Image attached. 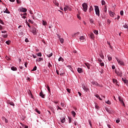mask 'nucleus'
I'll list each match as a JSON object with an SVG mask.
<instances>
[{
	"label": "nucleus",
	"instance_id": "nucleus-19",
	"mask_svg": "<svg viewBox=\"0 0 128 128\" xmlns=\"http://www.w3.org/2000/svg\"><path fill=\"white\" fill-rule=\"evenodd\" d=\"M71 114H72L73 116H74H74H76V112H74V111L72 110V111L71 112Z\"/></svg>",
	"mask_w": 128,
	"mask_h": 128
},
{
	"label": "nucleus",
	"instance_id": "nucleus-28",
	"mask_svg": "<svg viewBox=\"0 0 128 128\" xmlns=\"http://www.w3.org/2000/svg\"><path fill=\"white\" fill-rule=\"evenodd\" d=\"M58 62H64V58H62V57H60L58 58Z\"/></svg>",
	"mask_w": 128,
	"mask_h": 128
},
{
	"label": "nucleus",
	"instance_id": "nucleus-3",
	"mask_svg": "<svg viewBox=\"0 0 128 128\" xmlns=\"http://www.w3.org/2000/svg\"><path fill=\"white\" fill-rule=\"evenodd\" d=\"M82 10H84V12H86V10H88V4L84 2L82 4Z\"/></svg>",
	"mask_w": 128,
	"mask_h": 128
},
{
	"label": "nucleus",
	"instance_id": "nucleus-27",
	"mask_svg": "<svg viewBox=\"0 0 128 128\" xmlns=\"http://www.w3.org/2000/svg\"><path fill=\"white\" fill-rule=\"evenodd\" d=\"M92 10H94V8H92V6H90L89 10L90 12H92Z\"/></svg>",
	"mask_w": 128,
	"mask_h": 128
},
{
	"label": "nucleus",
	"instance_id": "nucleus-14",
	"mask_svg": "<svg viewBox=\"0 0 128 128\" xmlns=\"http://www.w3.org/2000/svg\"><path fill=\"white\" fill-rule=\"evenodd\" d=\"M85 65L86 66H87L88 70H90V64L88 63H85Z\"/></svg>",
	"mask_w": 128,
	"mask_h": 128
},
{
	"label": "nucleus",
	"instance_id": "nucleus-9",
	"mask_svg": "<svg viewBox=\"0 0 128 128\" xmlns=\"http://www.w3.org/2000/svg\"><path fill=\"white\" fill-rule=\"evenodd\" d=\"M20 10L22 12H26L28 10H26V8H20Z\"/></svg>",
	"mask_w": 128,
	"mask_h": 128
},
{
	"label": "nucleus",
	"instance_id": "nucleus-53",
	"mask_svg": "<svg viewBox=\"0 0 128 128\" xmlns=\"http://www.w3.org/2000/svg\"><path fill=\"white\" fill-rule=\"evenodd\" d=\"M28 22H30V24H34V22L30 20H29Z\"/></svg>",
	"mask_w": 128,
	"mask_h": 128
},
{
	"label": "nucleus",
	"instance_id": "nucleus-22",
	"mask_svg": "<svg viewBox=\"0 0 128 128\" xmlns=\"http://www.w3.org/2000/svg\"><path fill=\"white\" fill-rule=\"evenodd\" d=\"M80 40H82V42H84V36H80Z\"/></svg>",
	"mask_w": 128,
	"mask_h": 128
},
{
	"label": "nucleus",
	"instance_id": "nucleus-39",
	"mask_svg": "<svg viewBox=\"0 0 128 128\" xmlns=\"http://www.w3.org/2000/svg\"><path fill=\"white\" fill-rule=\"evenodd\" d=\"M100 66H104V62L100 63Z\"/></svg>",
	"mask_w": 128,
	"mask_h": 128
},
{
	"label": "nucleus",
	"instance_id": "nucleus-45",
	"mask_svg": "<svg viewBox=\"0 0 128 128\" xmlns=\"http://www.w3.org/2000/svg\"><path fill=\"white\" fill-rule=\"evenodd\" d=\"M48 68H52V64H50V62H48Z\"/></svg>",
	"mask_w": 128,
	"mask_h": 128
},
{
	"label": "nucleus",
	"instance_id": "nucleus-54",
	"mask_svg": "<svg viewBox=\"0 0 128 128\" xmlns=\"http://www.w3.org/2000/svg\"><path fill=\"white\" fill-rule=\"evenodd\" d=\"M108 60H112V57H110V56H108Z\"/></svg>",
	"mask_w": 128,
	"mask_h": 128
},
{
	"label": "nucleus",
	"instance_id": "nucleus-61",
	"mask_svg": "<svg viewBox=\"0 0 128 128\" xmlns=\"http://www.w3.org/2000/svg\"><path fill=\"white\" fill-rule=\"evenodd\" d=\"M100 56L101 58H102V59H104V55H100Z\"/></svg>",
	"mask_w": 128,
	"mask_h": 128
},
{
	"label": "nucleus",
	"instance_id": "nucleus-18",
	"mask_svg": "<svg viewBox=\"0 0 128 128\" xmlns=\"http://www.w3.org/2000/svg\"><path fill=\"white\" fill-rule=\"evenodd\" d=\"M8 104H10V106H14V102L10 101Z\"/></svg>",
	"mask_w": 128,
	"mask_h": 128
},
{
	"label": "nucleus",
	"instance_id": "nucleus-55",
	"mask_svg": "<svg viewBox=\"0 0 128 128\" xmlns=\"http://www.w3.org/2000/svg\"><path fill=\"white\" fill-rule=\"evenodd\" d=\"M107 22L110 24V19H108Z\"/></svg>",
	"mask_w": 128,
	"mask_h": 128
},
{
	"label": "nucleus",
	"instance_id": "nucleus-46",
	"mask_svg": "<svg viewBox=\"0 0 128 128\" xmlns=\"http://www.w3.org/2000/svg\"><path fill=\"white\" fill-rule=\"evenodd\" d=\"M90 24H94V20L90 19Z\"/></svg>",
	"mask_w": 128,
	"mask_h": 128
},
{
	"label": "nucleus",
	"instance_id": "nucleus-23",
	"mask_svg": "<svg viewBox=\"0 0 128 128\" xmlns=\"http://www.w3.org/2000/svg\"><path fill=\"white\" fill-rule=\"evenodd\" d=\"M43 58H39L38 60H37V62H42V60H43Z\"/></svg>",
	"mask_w": 128,
	"mask_h": 128
},
{
	"label": "nucleus",
	"instance_id": "nucleus-33",
	"mask_svg": "<svg viewBox=\"0 0 128 128\" xmlns=\"http://www.w3.org/2000/svg\"><path fill=\"white\" fill-rule=\"evenodd\" d=\"M64 122H66L65 118H64L63 119L61 120V122H62V124H64Z\"/></svg>",
	"mask_w": 128,
	"mask_h": 128
},
{
	"label": "nucleus",
	"instance_id": "nucleus-49",
	"mask_svg": "<svg viewBox=\"0 0 128 128\" xmlns=\"http://www.w3.org/2000/svg\"><path fill=\"white\" fill-rule=\"evenodd\" d=\"M0 40L1 42H5L4 39L3 38H0Z\"/></svg>",
	"mask_w": 128,
	"mask_h": 128
},
{
	"label": "nucleus",
	"instance_id": "nucleus-34",
	"mask_svg": "<svg viewBox=\"0 0 128 128\" xmlns=\"http://www.w3.org/2000/svg\"><path fill=\"white\" fill-rule=\"evenodd\" d=\"M123 28H128V26L126 25V24H125L123 26Z\"/></svg>",
	"mask_w": 128,
	"mask_h": 128
},
{
	"label": "nucleus",
	"instance_id": "nucleus-59",
	"mask_svg": "<svg viewBox=\"0 0 128 128\" xmlns=\"http://www.w3.org/2000/svg\"><path fill=\"white\" fill-rule=\"evenodd\" d=\"M25 42H28V38H26L25 40Z\"/></svg>",
	"mask_w": 128,
	"mask_h": 128
},
{
	"label": "nucleus",
	"instance_id": "nucleus-51",
	"mask_svg": "<svg viewBox=\"0 0 128 128\" xmlns=\"http://www.w3.org/2000/svg\"><path fill=\"white\" fill-rule=\"evenodd\" d=\"M98 61L99 62H102V60L100 58H98Z\"/></svg>",
	"mask_w": 128,
	"mask_h": 128
},
{
	"label": "nucleus",
	"instance_id": "nucleus-13",
	"mask_svg": "<svg viewBox=\"0 0 128 128\" xmlns=\"http://www.w3.org/2000/svg\"><path fill=\"white\" fill-rule=\"evenodd\" d=\"M92 84L94 86H100V84H98L96 82H92Z\"/></svg>",
	"mask_w": 128,
	"mask_h": 128
},
{
	"label": "nucleus",
	"instance_id": "nucleus-8",
	"mask_svg": "<svg viewBox=\"0 0 128 128\" xmlns=\"http://www.w3.org/2000/svg\"><path fill=\"white\" fill-rule=\"evenodd\" d=\"M40 96H42V98H46V94H44L42 91L40 92Z\"/></svg>",
	"mask_w": 128,
	"mask_h": 128
},
{
	"label": "nucleus",
	"instance_id": "nucleus-63",
	"mask_svg": "<svg viewBox=\"0 0 128 128\" xmlns=\"http://www.w3.org/2000/svg\"><path fill=\"white\" fill-rule=\"evenodd\" d=\"M2 30V25H0V30Z\"/></svg>",
	"mask_w": 128,
	"mask_h": 128
},
{
	"label": "nucleus",
	"instance_id": "nucleus-30",
	"mask_svg": "<svg viewBox=\"0 0 128 128\" xmlns=\"http://www.w3.org/2000/svg\"><path fill=\"white\" fill-rule=\"evenodd\" d=\"M37 67L36 66H34L33 69L32 70V72H34V70H36Z\"/></svg>",
	"mask_w": 128,
	"mask_h": 128
},
{
	"label": "nucleus",
	"instance_id": "nucleus-58",
	"mask_svg": "<svg viewBox=\"0 0 128 128\" xmlns=\"http://www.w3.org/2000/svg\"><path fill=\"white\" fill-rule=\"evenodd\" d=\"M114 68H116V66H114V65H112V69L114 70Z\"/></svg>",
	"mask_w": 128,
	"mask_h": 128
},
{
	"label": "nucleus",
	"instance_id": "nucleus-6",
	"mask_svg": "<svg viewBox=\"0 0 128 128\" xmlns=\"http://www.w3.org/2000/svg\"><path fill=\"white\" fill-rule=\"evenodd\" d=\"M118 100H119L120 102L122 104V106H126V104H124V100H122V98L121 96H119Z\"/></svg>",
	"mask_w": 128,
	"mask_h": 128
},
{
	"label": "nucleus",
	"instance_id": "nucleus-7",
	"mask_svg": "<svg viewBox=\"0 0 128 128\" xmlns=\"http://www.w3.org/2000/svg\"><path fill=\"white\" fill-rule=\"evenodd\" d=\"M70 10V6H65L64 8V12H66V10Z\"/></svg>",
	"mask_w": 128,
	"mask_h": 128
},
{
	"label": "nucleus",
	"instance_id": "nucleus-1",
	"mask_svg": "<svg viewBox=\"0 0 128 128\" xmlns=\"http://www.w3.org/2000/svg\"><path fill=\"white\" fill-rule=\"evenodd\" d=\"M115 74H117V76H120V78H122V72L120 71V69H118V70L116 69L115 70Z\"/></svg>",
	"mask_w": 128,
	"mask_h": 128
},
{
	"label": "nucleus",
	"instance_id": "nucleus-26",
	"mask_svg": "<svg viewBox=\"0 0 128 128\" xmlns=\"http://www.w3.org/2000/svg\"><path fill=\"white\" fill-rule=\"evenodd\" d=\"M11 70H16L17 69H16V67L12 66V67L11 68Z\"/></svg>",
	"mask_w": 128,
	"mask_h": 128
},
{
	"label": "nucleus",
	"instance_id": "nucleus-5",
	"mask_svg": "<svg viewBox=\"0 0 128 128\" xmlns=\"http://www.w3.org/2000/svg\"><path fill=\"white\" fill-rule=\"evenodd\" d=\"M31 32H32L33 34H36V28L34 27L32 28Z\"/></svg>",
	"mask_w": 128,
	"mask_h": 128
},
{
	"label": "nucleus",
	"instance_id": "nucleus-12",
	"mask_svg": "<svg viewBox=\"0 0 128 128\" xmlns=\"http://www.w3.org/2000/svg\"><path fill=\"white\" fill-rule=\"evenodd\" d=\"M90 36L91 38H92V40H94V33L91 32L90 34Z\"/></svg>",
	"mask_w": 128,
	"mask_h": 128
},
{
	"label": "nucleus",
	"instance_id": "nucleus-40",
	"mask_svg": "<svg viewBox=\"0 0 128 128\" xmlns=\"http://www.w3.org/2000/svg\"><path fill=\"white\" fill-rule=\"evenodd\" d=\"M105 102H106V104H110V100H108L107 102L106 101Z\"/></svg>",
	"mask_w": 128,
	"mask_h": 128
},
{
	"label": "nucleus",
	"instance_id": "nucleus-2",
	"mask_svg": "<svg viewBox=\"0 0 128 128\" xmlns=\"http://www.w3.org/2000/svg\"><path fill=\"white\" fill-rule=\"evenodd\" d=\"M94 8H94V10H95V12H96V14L98 16H100V8H98V6H95Z\"/></svg>",
	"mask_w": 128,
	"mask_h": 128
},
{
	"label": "nucleus",
	"instance_id": "nucleus-41",
	"mask_svg": "<svg viewBox=\"0 0 128 128\" xmlns=\"http://www.w3.org/2000/svg\"><path fill=\"white\" fill-rule=\"evenodd\" d=\"M0 24H4V21L0 19Z\"/></svg>",
	"mask_w": 128,
	"mask_h": 128
},
{
	"label": "nucleus",
	"instance_id": "nucleus-36",
	"mask_svg": "<svg viewBox=\"0 0 128 128\" xmlns=\"http://www.w3.org/2000/svg\"><path fill=\"white\" fill-rule=\"evenodd\" d=\"M102 6H104V4H106V2H104V0H102Z\"/></svg>",
	"mask_w": 128,
	"mask_h": 128
},
{
	"label": "nucleus",
	"instance_id": "nucleus-24",
	"mask_svg": "<svg viewBox=\"0 0 128 128\" xmlns=\"http://www.w3.org/2000/svg\"><path fill=\"white\" fill-rule=\"evenodd\" d=\"M10 42H12V41L8 40L6 42V44L10 45Z\"/></svg>",
	"mask_w": 128,
	"mask_h": 128
},
{
	"label": "nucleus",
	"instance_id": "nucleus-11",
	"mask_svg": "<svg viewBox=\"0 0 128 128\" xmlns=\"http://www.w3.org/2000/svg\"><path fill=\"white\" fill-rule=\"evenodd\" d=\"M113 82L114 84H116L117 86H118V80L116 78H113Z\"/></svg>",
	"mask_w": 128,
	"mask_h": 128
},
{
	"label": "nucleus",
	"instance_id": "nucleus-16",
	"mask_svg": "<svg viewBox=\"0 0 128 128\" xmlns=\"http://www.w3.org/2000/svg\"><path fill=\"white\" fill-rule=\"evenodd\" d=\"M78 72H79V74H82V69L81 68H78Z\"/></svg>",
	"mask_w": 128,
	"mask_h": 128
},
{
	"label": "nucleus",
	"instance_id": "nucleus-10",
	"mask_svg": "<svg viewBox=\"0 0 128 128\" xmlns=\"http://www.w3.org/2000/svg\"><path fill=\"white\" fill-rule=\"evenodd\" d=\"M82 88L83 90H86V92H88V88H86V85H84V84L82 85Z\"/></svg>",
	"mask_w": 128,
	"mask_h": 128
},
{
	"label": "nucleus",
	"instance_id": "nucleus-56",
	"mask_svg": "<svg viewBox=\"0 0 128 128\" xmlns=\"http://www.w3.org/2000/svg\"><path fill=\"white\" fill-rule=\"evenodd\" d=\"M54 4H55L57 6H58V3H56V2H54Z\"/></svg>",
	"mask_w": 128,
	"mask_h": 128
},
{
	"label": "nucleus",
	"instance_id": "nucleus-57",
	"mask_svg": "<svg viewBox=\"0 0 128 128\" xmlns=\"http://www.w3.org/2000/svg\"><path fill=\"white\" fill-rule=\"evenodd\" d=\"M95 96H96V98H100V96H98V94L95 95Z\"/></svg>",
	"mask_w": 128,
	"mask_h": 128
},
{
	"label": "nucleus",
	"instance_id": "nucleus-25",
	"mask_svg": "<svg viewBox=\"0 0 128 128\" xmlns=\"http://www.w3.org/2000/svg\"><path fill=\"white\" fill-rule=\"evenodd\" d=\"M35 111L36 112H38V114H40V110H38V108H36Z\"/></svg>",
	"mask_w": 128,
	"mask_h": 128
},
{
	"label": "nucleus",
	"instance_id": "nucleus-47",
	"mask_svg": "<svg viewBox=\"0 0 128 128\" xmlns=\"http://www.w3.org/2000/svg\"><path fill=\"white\" fill-rule=\"evenodd\" d=\"M78 32L74 34L73 35H72V36L73 38H74V36H78Z\"/></svg>",
	"mask_w": 128,
	"mask_h": 128
},
{
	"label": "nucleus",
	"instance_id": "nucleus-31",
	"mask_svg": "<svg viewBox=\"0 0 128 128\" xmlns=\"http://www.w3.org/2000/svg\"><path fill=\"white\" fill-rule=\"evenodd\" d=\"M94 34H98V30H94Z\"/></svg>",
	"mask_w": 128,
	"mask_h": 128
},
{
	"label": "nucleus",
	"instance_id": "nucleus-32",
	"mask_svg": "<svg viewBox=\"0 0 128 128\" xmlns=\"http://www.w3.org/2000/svg\"><path fill=\"white\" fill-rule=\"evenodd\" d=\"M46 21H44V20H42V24L44 25V26H46Z\"/></svg>",
	"mask_w": 128,
	"mask_h": 128
},
{
	"label": "nucleus",
	"instance_id": "nucleus-20",
	"mask_svg": "<svg viewBox=\"0 0 128 128\" xmlns=\"http://www.w3.org/2000/svg\"><path fill=\"white\" fill-rule=\"evenodd\" d=\"M52 56V53H47V56H48V58H50V56Z\"/></svg>",
	"mask_w": 128,
	"mask_h": 128
},
{
	"label": "nucleus",
	"instance_id": "nucleus-4",
	"mask_svg": "<svg viewBox=\"0 0 128 128\" xmlns=\"http://www.w3.org/2000/svg\"><path fill=\"white\" fill-rule=\"evenodd\" d=\"M116 60L119 64H120V66H124V62H122V60H119L118 58H116Z\"/></svg>",
	"mask_w": 128,
	"mask_h": 128
},
{
	"label": "nucleus",
	"instance_id": "nucleus-50",
	"mask_svg": "<svg viewBox=\"0 0 128 128\" xmlns=\"http://www.w3.org/2000/svg\"><path fill=\"white\" fill-rule=\"evenodd\" d=\"M68 120H69V124H70V122H72V118L68 117Z\"/></svg>",
	"mask_w": 128,
	"mask_h": 128
},
{
	"label": "nucleus",
	"instance_id": "nucleus-42",
	"mask_svg": "<svg viewBox=\"0 0 128 128\" xmlns=\"http://www.w3.org/2000/svg\"><path fill=\"white\" fill-rule=\"evenodd\" d=\"M120 16H124V11L123 10H121L120 12Z\"/></svg>",
	"mask_w": 128,
	"mask_h": 128
},
{
	"label": "nucleus",
	"instance_id": "nucleus-52",
	"mask_svg": "<svg viewBox=\"0 0 128 128\" xmlns=\"http://www.w3.org/2000/svg\"><path fill=\"white\" fill-rule=\"evenodd\" d=\"M66 90L68 92H69V94H70V89L68 88H66Z\"/></svg>",
	"mask_w": 128,
	"mask_h": 128
},
{
	"label": "nucleus",
	"instance_id": "nucleus-64",
	"mask_svg": "<svg viewBox=\"0 0 128 128\" xmlns=\"http://www.w3.org/2000/svg\"><path fill=\"white\" fill-rule=\"evenodd\" d=\"M57 36H58V38L59 40H60V38H60V34H57Z\"/></svg>",
	"mask_w": 128,
	"mask_h": 128
},
{
	"label": "nucleus",
	"instance_id": "nucleus-35",
	"mask_svg": "<svg viewBox=\"0 0 128 128\" xmlns=\"http://www.w3.org/2000/svg\"><path fill=\"white\" fill-rule=\"evenodd\" d=\"M60 40L61 44H64V39L62 38H60Z\"/></svg>",
	"mask_w": 128,
	"mask_h": 128
},
{
	"label": "nucleus",
	"instance_id": "nucleus-62",
	"mask_svg": "<svg viewBox=\"0 0 128 128\" xmlns=\"http://www.w3.org/2000/svg\"><path fill=\"white\" fill-rule=\"evenodd\" d=\"M26 13H24V14H21V16H26Z\"/></svg>",
	"mask_w": 128,
	"mask_h": 128
},
{
	"label": "nucleus",
	"instance_id": "nucleus-17",
	"mask_svg": "<svg viewBox=\"0 0 128 128\" xmlns=\"http://www.w3.org/2000/svg\"><path fill=\"white\" fill-rule=\"evenodd\" d=\"M122 82H124V84H128V80H126V78H122Z\"/></svg>",
	"mask_w": 128,
	"mask_h": 128
},
{
	"label": "nucleus",
	"instance_id": "nucleus-60",
	"mask_svg": "<svg viewBox=\"0 0 128 128\" xmlns=\"http://www.w3.org/2000/svg\"><path fill=\"white\" fill-rule=\"evenodd\" d=\"M104 12H106V7H105L104 8Z\"/></svg>",
	"mask_w": 128,
	"mask_h": 128
},
{
	"label": "nucleus",
	"instance_id": "nucleus-38",
	"mask_svg": "<svg viewBox=\"0 0 128 128\" xmlns=\"http://www.w3.org/2000/svg\"><path fill=\"white\" fill-rule=\"evenodd\" d=\"M29 94H30V96L32 97V98H34V96H32V92H30Z\"/></svg>",
	"mask_w": 128,
	"mask_h": 128
},
{
	"label": "nucleus",
	"instance_id": "nucleus-21",
	"mask_svg": "<svg viewBox=\"0 0 128 128\" xmlns=\"http://www.w3.org/2000/svg\"><path fill=\"white\" fill-rule=\"evenodd\" d=\"M4 14H10V11L6 8V10L4 11Z\"/></svg>",
	"mask_w": 128,
	"mask_h": 128
},
{
	"label": "nucleus",
	"instance_id": "nucleus-29",
	"mask_svg": "<svg viewBox=\"0 0 128 128\" xmlns=\"http://www.w3.org/2000/svg\"><path fill=\"white\" fill-rule=\"evenodd\" d=\"M2 36H3V38H8V34H2Z\"/></svg>",
	"mask_w": 128,
	"mask_h": 128
},
{
	"label": "nucleus",
	"instance_id": "nucleus-44",
	"mask_svg": "<svg viewBox=\"0 0 128 128\" xmlns=\"http://www.w3.org/2000/svg\"><path fill=\"white\" fill-rule=\"evenodd\" d=\"M120 122V118H118L116 120V122L117 124H118V122Z\"/></svg>",
	"mask_w": 128,
	"mask_h": 128
},
{
	"label": "nucleus",
	"instance_id": "nucleus-37",
	"mask_svg": "<svg viewBox=\"0 0 128 128\" xmlns=\"http://www.w3.org/2000/svg\"><path fill=\"white\" fill-rule=\"evenodd\" d=\"M95 108L96 110H100V106L96 104L95 105Z\"/></svg>",
	"mask_w": 128,
	"mask_h": 128
},
{
	"label": "nucleus",
	"instance_id": "nucleus-48",
	"mask_svg": "<svg viewBox=\"0 0 128 128\" xmlns=\"http://www.w3.org/2000/svg\"><path fill=\"white\" fill-rule=\"evenodd\" d=\"M38 56H42V53L40 52L37 54Z\"/></svg>",
	"mask_w": 128,
	"mask_h": 128
},
{
	"label": "nucleus",
	"instance_id": "nucleus-43",
	"mask_svg": "<svg viewBox=\"0 0 128 128\" xmlns=\"http://www.w3.org/2000/svg\"><path fill=\"white\" fill-rule=\"evenodd\" d=\"M47 90L49 92H50V88L49 86H47Z\"/></svg>",
	"mask_w": 128,
	"mask_h": 128
},
{
	"label": "nucleus",
	"instance_id": "nucleus-15",
	"mask_svg": "<svg viewBox=\"0 0 128 128\" xmlns=\"http://www.w3.org/2000/svg\"><path fill=\"white\" fill-rule=\"evenodd\" d=\"M114 14H114V12H110V16L112 17L114 16Z\"/></svg>",
	"mask_w": 128,
	"mask_h": 128
}]
</instances>
